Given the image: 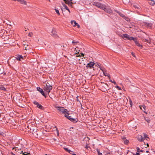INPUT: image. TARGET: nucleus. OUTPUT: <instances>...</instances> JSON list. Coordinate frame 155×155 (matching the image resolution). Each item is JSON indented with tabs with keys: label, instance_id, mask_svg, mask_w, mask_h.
Masks as SVG:
<instances>
[{
	"label": "nucleus",
	"instance_id": "nucleus-1",
	"mask_svg": "<svg viewBox=\"0 0 155 155\" xmlns=\"http://www.w3.org/2000/svg\"><path fill=\"white\" fill-rule=\"evenodd\" d=\"M57 110L62 114H64L65 117H66V114H68L69 111L67 109H64V107H56Z\"/></svg>",
	"mask_w": 155,
	"mask_h": 155
},
{
	"label": "nucleus",
	"instance_id": "nucleus-2",
	"mask_svg": "<svg viewBox=\"0 0 155 155\" xmlns=\"http://www.w3.org/2000/svg\"><path fill=\"white\" fill-rule=\"evenodd\" d=\"M93 5L102 9L105 8H104L105 5L102 4L99 2H94L93 3Z\"/></svg>",
	"mask_w": 155,
	"mask_h": 155
},
{
	"label": "nucleus",
	"instance_id": "nucleus-3",
	"mask_svg": "<svg viewBox=\"0 0 155 155\" xmlns=\"http://www.w3.org/2000/svg\"><path fill=\"white\" fill-rule=\"evenodd\" d=\"M52 89V86L48 83H47L46 84V86H45L44 90L46 91L48 93L50 92L51 90Z\"/></svg>",
	"mask_w": 155,
	"mask_h": 155
},
{
	"label": "nucleus",
	"instance_id": "nucleus-4",
	"mask_svg": "<svg viewBox=\"0 0 155 155\" xmlns=\"http://www.w3.org/2000/svg\"><path fill=\"white\" fill-rule=\"evenodd\" d=\"M105 9H102V10L106 12L108 14L111 13L112 12V11L111 8L108 6L105 5Z\"/></svg>",
	"mask_w": 155,
	"mask_h": 155
},
{
	"label": "nucleus",
	"instance_id": "nucleus-5",
	"mask_svg": "<svg viewBox=\"0 0 155 155\" xmlns=\"http://www.w3.org/2000/svg\"><path fill=\"white\" fill-rule=\"evenodd\" d=\"M33 103L35 105H37V107L40 109L41 110H43L44 109V107L42 106L41 104H40L38 102H37L36 101H34Z\"/></svg>",
	"mask_w": 155,
	"mask_h": 155
},
{
	"label": "nucleus",
	"instance_id": "nucleus-6",
	"mask_svg": "<svg viewBox=\"0 0 155 155\" xmlns=\"http://www.w3.org/2000/svg\"><path fill=\"white\" fill-rule=\"evenodd\" d=\"M94 64L95 63H94V62H90L87 64L86 66V67L87 68H94L93 67L94 65Z\"/></svg>",
	"mask_w": 155,
	"mask_h": 155
},
{
	"label": "nucleus",
	"instance_id": "nucleus-7",
	"mask_svg": "<svg viewBox=\"0 0 155 155\" xmlns=\"http://www.w3.org/2000/svg\"><path fill=\"white\" fill-rule=\"evenodd\" d=\"M37 90L43 96H44L45 97H46L44 91L42 89L40 88V87H37Z\"/></svg>",
	"mask_w": 155,
	"mask_h": 155
},
{
	"label": "nucleus",
	"instance_id": "nucleus-8",
	"mask_svg": "<svg viewBox=\"0 0 155 155\" xmlns=\"http://www.w3.org/2000/svg\"><path fill=\"white\" fill-rule=\"evenodd\" d=\"M51 35L53 36L56 37L57 36V32L54 28H53L51 32Z\"/></svg>",
	"mask_w": 155,
	"mask_h": 155
},
{
	"label": "nucleus",
	"instance_id": "nucleus-9",
	"mask_svg": "<svg viewBox=\"0 0 155 155\" xmlns=\"http://www.w3.org/2000/svg\"><path fill=\"white\" fill-rule=\"evenodd\" d=\"M100 69L101 71H102L103 74L105 76H107L108 77V79H110V77L109 76V75L106 72V71H104V69L103 68H100Z\"/></svg>",
	"mask_w": 155,
	"mask_h": 155
},
{
	"label": "nucleus",
	"instance_id": "nucleus-10",
	"mask_svg": "<svg viewBox=\"0 0 155 155\" xmlns=\"http://www.w3.org/2000/svg\"><path fill=\"white\" fill-rule=\"evenodd\" d=\"M144 25L147 27L150 28L152 26V24L150 23L144 22H143Z\"/></svg>",
	"mask_w": 155,
	"mask_h": 155
},
{
	"label": "nucleus",
	"instance_id": "nucleus-11",
	"mask_svg": "<svg viewBox=\"0 0 155 155\" xmlns=\"http://www.w3.org/2000/svg\"><path fill=\"white\" fill-rule=\"evenodd\" d=\"M64 149L66 151H67L70 154L73 155H75L76 154L74 153V152L71 150H70L68 149V148H64Z\"/></svg>",
	"mask_w": 155,
	"mask_h": 155
},
{
	"label": "nucleus",
	"instance_id": "nucleus-12",
	"mask_svg": "<svg viewBox=\"0 0 155 155\" xmlns=\"http://www.w3.org/2000/svg\"><path fill=\"white\" fill-rule=\"evenodd\" d=\"M134 42L136 45L138 46L139 48H143V46L139 43L138 41H137V39H136V40H135L134 41Z\"/></svg>",
	"mask_w": 155,
	"mask_h": 155
},
{
	"label": "nucleus",
	"instance_id": "nucleus-13",
	"mask_svg": "<svg viewBox=\"0 0 155 155\" xmlns=\"http://www.w3.org/2000/svg\"><path fill=\"white\" fill-rule=\"evenodd\" d=\"M65 3L68 5H70L72 4V1L71 0H64Z\"/></svg>",
	"mask_w": 155,
	"mask_h": 155
},
{
	"label": "nucleus",
	"instance_id": "nucleus-14",
	"mask_svg": "<svg viewBox=\"0 0 155 155\" xmlns=\"http://www.w3.org/2000/svg\"><path fill=\"white\" fill-rule=\"evenodd\" d=\"M137 139L139 141L141 142L144 140V138H143V137L142 136L139 135Z\"/></svg>",
	"mask_w": 155,
	"mask_h": 155
},
{
	"label": "nucleus",
	"instance_id": "nucleus-15",
	"mask_svg": "<svg viewBox=\"0 0 155 155\" xmlns=\"http://www.w3.org/2000/svg\"><path fill=\"white\" fill-rule=\"evenodd\" d=\"M143 41L145 42H146L147 43H150V39L149 38L148 39H146L145 38H143Z\"/></svg>",
	"mask_w": 155,
	"mask_h": 155
},
{
	"label": "nucleus",
	"instance_id": "nucleus-16",
	"mask_svg": "<svg viewBox=\"0 0 155 155\" xmlns=\"http://www.w3.org/2000/svg\"><path fill=\"white\" fill-rule=\"evenodd\" d=\"M115 12H116L121 17H122L123 18H124V17H125V16L122 13H121L120 12H118V11H117L116 10H115Z\"/></svg>",
	"mask_w": 155,
	"mask_h": 155
},
{
	"label": "nucleus",
	"instance_id": "nucleus-17",
	"mask_svg": "<svg viewBox=\"0 0 155 155\" xmlns=\"http://www.w3.org/2000/svg\"><path fill=\"white\" fill-rule=\"evenodd\" d=\"M137 39L136 38H134L132 37H130L129 36L128 39L130 40H133L134 41L135 40H136Z\"/></svg>",
	"mask_w": 155,
	"mask_h": 155
},
{
	"label": "nucleus",
	"instance_id": "nucleus-18",
	"mask_svg": "<svg viewBox=\"0 0 155 155\" xmlns=\"http://www.w3.org/2000/svg\"><path fill=\"white\" fill-rule=\"evenodd\" d=\"M22 57H23L21 55H18L16 56L15 58L18 60L20 61V59L22 58Z\"/></svg>",
	"mask_w": 155,
	"mask_h": 155
},
{
	"label": "nucleus",
	"instance_id": "nucleus-19",
	"mask_svg": "<svg viewBox=\"0 0 155 155\" xmlns=\"http://www.w3.org/2000/svg\"><path fill=\"white\" fill-rule=\"evenodd\" d=\"M32 134H37L36 132H37V130H38V129L37 128H35L34 129L33 128L32 129Z\"/></svg>",
	"mask_w": 155,
	"mask_h": 155
},
{
	"label": "nucleus",
	"instance_id": "nucleus-20",
	"mask_svg": "<svg viewBox=\"0 0 155 155\" xmlns=\"http://www.w3.org/2000/svg\"><path fill=\"white\" fill-rule=\"evenodd\" d=\"M62 5L67 10H68L69 13H70L71 12L69 9L68 8L67 6L65 5L64 4H62Z\"/></svg>",
	"mask_w": 155,
	"mask_h": 155
},
{
	"label": "nucleus",
	"instance_id": "nucleus-21",
	"mask_svg": "<svg viewBox=\"0 0 155 155\" xmlns=\"http://www.w3.org/2000/svg\"><path fill=\"white\" fill-rule=\"evenodd\" d=\"M71 24L72 25H74V26H76L77 25V23L75 21H71Z\"/></svg>",
	"mask_w": 155,
	"mask_h": 155
},
{
	"label": "nucleus",
	"instance_id": "nucleus-22",
	"mask_svg": "<svg viewBox=\"0 0 155 155\" xmlns=\"http://www.w3.org/2000/svg\"><path fill=\"white\" fill-rule=\"evenodd\" d=\"M71 121L73 122V123H76L78 121V120L77 118L74 119V118H72V119H71Z\"/></svg>",
	"mask_w": 155,
	"mask_h": 155
},
{
	"label": "nucleus",
	"instance_id": "nucleus-23",
	"mask_svg": "<svg viewBox=\"0 0 155 155\" xmlns=\"http://www.w3.org/2000/svg\"><path fill=\"white\" fill-rule=\"evenodd\" d=\"M129 35H128L126 34H124L123 35V37L124 38H126L128 39L129 38Z\"/></svg>",
	"mask_w": 155,
	"mask_h": 155
},
{
	"label": "nucleus",
	"instance_id": "nucleus-24",
	"mask_svg": "<svg viewBox=\"0 0 155 155\" xmlns=\"http://www.w3.org/2000/svg\"><path fill=\"white\" fill-rule=\"evenodd\" d=\"M69 115V112H68V114H66V117H66L67 118H68V119L70 120V121L71 120V119H72V118L71 117V116H68V115Z\"/></svg>",
	"mask_w": 155,
	"mask_h": 155
},
{
	"label": "nucleus",
	"instance_id": "nucleus-25",
	"mask_svg": "<svg viewBox=\"0 0 155 155\" xmlns=\"http://www.w3.org/2000/svg\"><path fill=\"white\" fill-rule=\"evenodd\" d=\"M140 107L141 110H145L146 106H145V105H144L143 106H140Z\"/></svg>",
	"mask_w": 155,
	"mask_h": 155
},
{
	"label": "nucleus",
	"instance_id": "nucleus-26",
	"mask_svg": "<svg viewBox=\"0 0 155 155\" xmlns=\"http://www.w3.org/2000/svg\"><path fill=\"white\" fill-rule=\"evenodd\" d=\"M0 90L6 91V89L4 87L2 86H0Z\"/></svg>",
	"mask_w": 155,
	"mask_h": 155
},
{
	"label": "nucleus",
	"instance_id": "nucleus-27",
	"mask_svg": "<svg viewBox=\"0 0 155 155\" xmlns=\"http://www.w3.org/2000/svg\"><path fill=\"white\" fill-rule=\"evenodd\" d=\"M21 153H22V155H31L29 153H26L25 152L24 153H23L22 151H21Z\"/></svg>",
	"mask_w": 155,
	"mask_h": 155
},
{
	"label": "nucleus",
	"instance_id": "nucleus-28",
	"mask_svg": "<svg viewBox=\"0 0 155 155\" xmlns=\"http://www.w3.org/2000/svg\"><path fill=\"white\" fill-rule=\"evenodd\" d=\"M137 151L138 152H143V150H140V149L138 147H137Z\"/></svg>",
	"mask_w": 155,
	"mask_h": 155
},
{
	"label": "nucleus",
	"instance_id": "nucleus-29",
	"mask_svg": "<svg viewBox=\"0 0 155 155\" xmlns=\"http://www.w3.org/2000/svg\"><path fill=\"white\" fill-rule=\"evenodd\" d=\"M78 41H75L74 40L72 42V43L73 44V45H76V44L78 43Z\"/></svg>",
	"mask_w": 155,
	"mask_h": 155
},
{
	"label": "nucleus",
	"instance_id": "nucleus-30",
	"mask_svg": "<svg viewBox=\"0 0 155 155\" xmlns=\"http://www.w3.org/2000/svg\"><path fill=\"white\" fill-rule=\"evenodd\" d=\"M124 143L125 144H127L129 142V141L126 139L124 140Z\"/></svg>",
	"mask_w": 155,
	"mask_h": 155
},
{
	"label": "nucleus",
	"instance_id": "nucleus-31",
	"mask_svg": "<svg viewBox=\"0 0 155 155\" xmlns=\"http://www.w3.org/2000/svg\"><path fill=\"white\" fill-rule=\"evenodd\" d=\"M134 7L137 9H139L140 8V6L138 5H134Z\"/></svg>",
	"mask_w": 155,
	"mask_h": 155
},
{
	"label": "nucleus",
	"instance_id": "nucleus-32",
	"mask_svg": "<svg viewBox=\"0 0 155 155\" xmlns=\"http://www.w3.org/2000/svg\"><path fill=\"white\" fill-rule=\"evenodd\" d=\"M97 150L98 155H102V153L100 152L99 150L97 149Z\"/></svg>",
	"mask_w": 155,
	"mask_h": 155
},
{
	"label": "nucleus",
	"instance_id": "nucleus-33",
	"mask_svg": "<svg viewBox=\"0 0 155 155\" xmlns=\"http://www.w3.org/2000/svg\"><path fill=\"white\" fill-rule=\"evenodd\" d=\"M82 56L83 57H84V54H83V53H80V54L79 55H77L76 57H81Z\"/></svg>",
	"mask_w": 155,
	"mask_h": 155
},
{
	"label": "nucleus",
	"instance_id": "nucleus-34",
	"mask_svg": "<svg viewBox=\"0 0 155 155\" xmlns=\"http://www.w3.org/2000/svg\"><path fill=\"white\" fill-rule=\"evenodd\" d=\"M109 81L112 83H114L115 85L116 84V82L114 81H113L112 80H110V79H109Z\"/></svg>",
	"mask_w": 155,
	"mask_h": 155
},
{
	"label": "nucleus",
	"instance_id": "nucleus-35",
	"mask_svg": "<svg viewBox=\"0 0 155 155\" xmlns=\"http://www.w3.org/2000/svg\"><path fill=\"white\" fill-rule=\"evenodd\" d=\"M55 12H56V13H57V14L58 15H60V13H59V11L56 9H55Z\"/></svg>",
	"mask_w": 155,
	"mask_h": 155
},
{
	"label": "nucleus",
	"instance_id": "nucleus-36",
	"mask_svg": "<svg viewBox=\"0 0 155 155\" xmlns=\"http://www.w3.org/2000/svg\"><path fill=\"white\" fill-rule=\"evenodd\" d=\"M144 137L145 138H147L146 139L147 140V139H149V137H148L147 135H146L145 134H144Z\"/></svg>",
	"mask_w": 155,
	"mask_h": 155
},
{
	"label": "nucleus",
	"instance_id": "nucleus-37",
	"mask_svg": "<svg viewBox=\"0 0 155 155\" xmlns=\"http://www.w3.org/2000/svg\"><path fill=\"white\" fill-rule=\"evenodd\" d=\"M32 35H33V33L32 32L29 33L28 34V36H30V37H31Z\"/></svg>",
	"mask_w": 155,
	"mask_h": 155
},
{
	"label": "nucleus",
	"instance_id": "nucleus-38",
	"mask_svg": "<svg viewBox=\"0 0 155 155\" xmlns=\"http://www.w3.org/2000/svg\"><path fill=\"white\" fill-rule=\"evenodd\" d=\"M145 120L148 123H149L150 122V120L148 119L147 118H145Z\"/></svg>",
	"mask_w": 155,
	"mask_h": 155
},
{
	"label": "nucleus",
	"instance_id": "nucleus-39",
	"mask_svg": "<svg viewBox=\"0 0 155 155\" xmlns=\"http://www.w3.org/2000/svg\"><path fill=\"white\" fill-rule=\"evenodd\" d=\"M115 87H116V88L118 89L119 90H120L121 89V88L118 86H117Z\"/></svg>",
	"mask_w": 155,
	"mask_h": 155
},
{
	"label": "nucleus",
	"instance_id": "nucleus-40",
	"mask_svg": "<svg viewBox=\"0 0 155 155\" xmlns=\"http://www.w3.org/2000/svg\"><path fill=\"white\" fill-rule=\"evenodd\" d=\"M124 19H125V20L128 21L129 20V18L128 17H126L125 16V17L124 18Z\"/></svg>",
	"mask_w": 155,
	"mask_h": 155
},
{
	"label": "nucleus",
	"instance_id": "nucleus-41",
	"mask_svg": "<svg viewBox=\"0 0 155 155\" xmlns=\"http://www.w3.org/2000/svg\"><path fill=\"white\" fill-rule=\"evenodd\" d=\"M85 148L87 149H88V148H90V147L88 145H87L85 147Z\"/></svg>",
	"mask_w": 155,
	"mask_h": 155
},
{
	"label": "nucleus",
	"instance_id": "nucleus-42",
	"mask_svg": "<svg viewBox=\"0 0 155 155\" xmlns=\"http://www.w3.org/2000/svg\"><path fill=\"white\" fill-rule=\"evenodd\" d=\"M130 104L131 106H132V101L131 100H130Z\"/></svg>",
	"mask_w": 155,
	"mask_h": 155
},
{
	"label": "nucleus",
	"instance_id": "nucleus-43",
	"mask_svg": "<svg viewBox=\"0 0 155 155\" xmlns=\"http://www.w3.org/2000/svg\"><path fill=\"white\" fill-rule=\"evenodd\" d=\"M122 139H123V140L124 141V140H126V138H125V137H123V138H122Z\"/></svg>",
	"mask_w": 155,
	"mask_h": 155
},
{
	"label": "nucleus",
	"instance_id": "nucleus-44",
	"mask_svg": "<svg viewBox=\"0 0 155 155\" xmlns=\"http://www.w3.org/2000/svg\"><path fill=\"white\" fill-rule=\"evenodd\" d=\"M77 27L78 28H79L80 27V25L78 24V23L77 24Z\"/></svg>",
	"mask_w": 155,
	"mask_h": 155
},
{
	"label": "nucleus",
	"instance_id": "nucleus-45",
	"mask_svg": "<svg viewBox=\"0 0 155 155\" xmlns=\"http://www.w3.org/2000/svg\"><path fill=\"white\" fill-rule=\"evenodd\" d=\"M131 54L133 56L135 57L134 54L133 52H132Z\"/></svg>",
	"mask_w": 155,
	"mask_h": 155
},
{
	"label": "nucleus",
	"instance_id": "nucleus-46",
	"mask_svg": "<svg viewBox=\"0 0 155 155\" xmlns=\"http://www.w3.org/2000/svg\"><path fill=\"white\" fill-rule=\"evenodd\" d=\"M24 48H25V50H28L29 49V48H27V47H25Z\"/></svg>",
	"mask_w": 155,
	"mask_h": 155
},
{
	"label": "nucleus",
	"instance_id": "nucleus-47",
	"mask_svg": "<svg viewBox=\"0 0 155 155\" xmlns=\"http://www.w3.org/2000/svg\"><path fill=\"white\" fill-rule=\"evenodd\" d=\"M136 155H140V154L138 153H136Z\"/></svg>",
	"mask_w": 155,
	"mask_h": 155
},
{
	"label": "nucleus",
	"instance_id": "nucleus-48",
	"mask_svg": "<svg viewBox=\"0 0 155 155\" xmlns=\"http://www.w3.org/2000/svg\"><path fill=\"white\" fill-rule=\"evenodd\" d=\"M11 154L12 155H15V154H14V153H13L12 152H11Z\"/></svg>",
	"mask_w": 155,
	"mask_h": 155
},
{
	"label": "nucleus",
	"instance_id": "nucleus-49",
	"mask_svg": "<svg viewBox=\"0 0 155 155\" xmlns=\"http://www.w3.org/2000/svg\"><path fill=\"white\" fill-rule=\"evenodd\" d=\"M98 66H99V67L100 68H102L101 67H100V65L99 64H98Z\"/></svg>",
	"mask_w": 155,
	"mask_h": 155
},
{
	"label": "nucleus",
	"instance_id": "nucleus-50",
	"mask_svg": "<svg viewBox=\"0 0 155 155\" xmlns=\"http://www.w3.org/2000/svg\"><path fill=\"white\" fill-rule=\"evenodd\" d=\"M147 147H149V144L148 143H147Z\"/></svg>",
	"mask_w": 155,
	"mask_h": 155
},
{
	"label": "nucleus",
	"instance_id": "nucleus-51",
	"mask_svg": "<svg viewBox=\"0 0 155 155\" xmlns=\"http://www.w3.org/2000/svg\"><path fill=\"white\" fill-rule=\"evenodd\" d=\"M146 153H149V151H146Z\"/></svg>",
	"mask_w": 155,
	"mask_h": 155
},
{
	"label": "nucleus",
	"instance_id": "nucleus-52",
	"mask_svg": "<svg viewBox=\"0 0 155 155\" xmlns=\"http://www.w3.org/2000/svg\"><path fill=\"white\" fill-rule=\"evenodd\" d=\"M2 72H1L0 73V74H2Z\"/></svg>",
	"mask_w": 155,
	"mask_h": 155
},
{
	"label": "nucleus",
	"instance_id": "nucleus-53",
	"mask_svg": "<svg viewBox=\"0 0 155 155\" xmlns=\"http://www.w3.org/2000/svg\"><path fill=\"white\" fill-rule=\"evenodd\" d=\"M81 108L82 109H83V108H82V107H81Z\"/></svg>",
	"mask_w": 155,
	"mask_h": 155
},
{
	"label": "nucleus",
	"instance_id": "nucleus-54",
	"mask_svg": "<svg viewBox=\"0 0 155 155\" xmlns=\"http://www.w3.org/2000/svg\"><path fill=\"white\" fill-rule=\"evenodd\" d=\"M99 1H101V0H99Z\"/></svg>",
	"mask_w": 155,
	"mask_h": 155
},
{
	"label": "nucleus",
	"instance_id": "nucleus-55",
	"mask_svg": "<svg viewBox=\"0 0 155 155\" xmlns=\"http://www.w3.org/2000/svg\"><path fill=\"white\" fill-rule=\"evenodd\" d=\"M144 112H145V113H146V112H145V111H144Z\"/></svg>",
	"mask_w": 155,
	"mask_h": 155
},
{
	"label": "nucleus",
	"instance_id": "nucleus-56",
	"mask_svg": "<svg viewBox=\"0 0 155 155\" xmlns=\"http://www.w3.org/2000/svg\"><path fill=\"white\" fill-rule=\"evenodd\" d=\"M14 148H13V149H14Z\"/></svg>",
	"mask_w": 155,
	"mask_h": 155
},
{
	"label": "nucleus",
	"instance_id": "nucleus-57",
	"mask_svg": "<svg viewBox=\"0 0 155 155\" xmlns=\"http://www.w3.org/2000/svg\"><path fill=\"white\" fill-rule=\"evenodd\" d=\"M49 1H50V0H49Z\"/></svg>",
	"mask_w": 155,
	"mask_h": 155
}]
</instances>
